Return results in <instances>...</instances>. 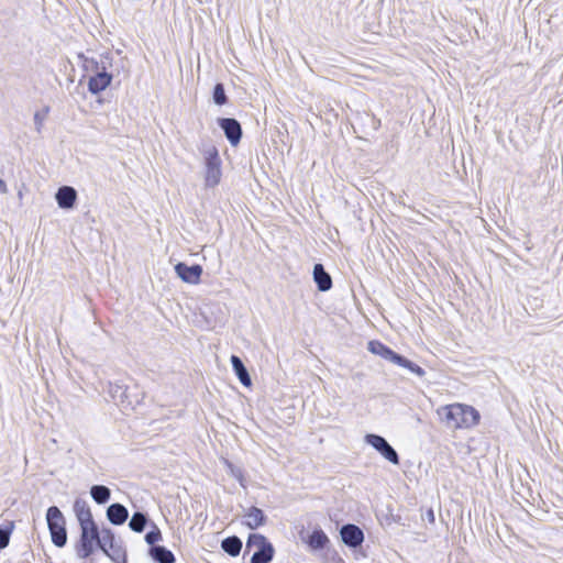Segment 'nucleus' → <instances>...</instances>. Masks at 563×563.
Masks as SVG:
<instances>
[{"mask_svg": "<svg viewBox=\"0 0 563 563\" xmlns=\"http://www.w3.org/2000/svg\"><path fill=\"white\" fill-rule=\"evenodd\" d=\"M437 415L449 429H471L476 427L481 419L474 407L461 402L441 406L437 409Z\"/></svg>", "mask_w": 563, "mask_h": 563, "instance_id": "1", "label": "nucleus"}, {"mask_svg": "<svg viewBox=\"0 0 563 563\" xmlns=\"http://www.w3.org/2000/svg\"><path fill=\"white\" fill-rule=\"evenodd\" d=\"M201 154L203 159V185L207 189H213L222 179V159L218 148L212 144L203 145Z\"/></svg>", "mask_w": 563, "mask_h": 563, "instance_id": "2", "label": "nucleus"}, {"mask_svg": "<svg viewBox=\"0 0 563 563\" xmlns=\"http://www.w3.org/2000/svg\"><path fill=\"white\" fill-rule=\"evenodd\" d=\"M46 521L53 543L58 548L64 547L67 542V532L64 515L58 507L52 506L47 509Z\"/></svg>", "mask_w": 563, "mask_h": 563, "instance_id": "3", "label": "nucleus"}, {"mask_svg": "<svg viewBox=\"0 0 563 563\" xmlns=\"http://www.w3.org/2000/svg\"><path fill=\"white\" fill-rule=\"evenodd\" d=\"M99 530L95 523L80 526V539L77 545V555L80 559H86L96 549L98 541Z\"/></svg>", "mask_w": 563, "mask_h": 563, "instance_id": "4", "label": "nucleus"}, {"mask_svg": "<svg viewBox=\"0 0 563 563\" xmlns=\"http://www.w3.org/2000/svg\"><path fill=\"white\" fill-rule=\"evenodd\" d=\"M365 442L372 445L380 455L394 465L399 464V456L395 449L380 435L366 434Z\"/></svg>", "mask_w": 563, "mask_h": 563, "instance_id": "5", "label": "nucleus"}, {"mask_svg": "<svg viewBox=\"0 0 563 563\" xmlns=\"http://www.w3.org/2000/svg\"><path fill=\"white\" fill-rule=\"evenodd\" d=\"M175 272L184 283L197 285L200 282L202 267L200 265L188 266L185 263H178L175 266Z\"/></svg>", "mask_w": 563, "mask_h": 563, "instance_id": "6", "label": "nucleus"}, {"mask_svg": "<svg viewBox=\"0 0 563 563\" xmlns=\"http://www.w3.org/2000/svg\"><path fill=\"white\" fill-rule=\"evenodd\" d=\"M219 126L223 130L231 145L239 144L242 136V129L235 119L223 118L218 120Z\"/></svg>", "mask_w": 563, "mask_h": 563, "instance_id": "7", "label": "nucleus"}, {"mask_svg": "<svg viewBox=\"0 0 563 563\" xmlns=\"http://www.w3.org/2000/svg\"><path fill=\"white\" fill-rule=\"evenodd\" d=\"M340 533L343 542L352 548L361 545L364 540L363 531L355 525L343 526Z\"/></svg>", "mask_w": 563, "mask_h": 563, "instance_id": "8", "label": "nucleus"}, {"mask_svg": "<svg viewBox=\"0 0 563 563\" xmlns=\"http://www.w3.org/2000/svg\"><path fill=\"white\" fill-rule=\"evenodd\" d=\"M111 80L112 76L106 71V67L103 66L95 76L90 77L88 89L91 93H99L111 84Z\"/></svg>", "mask_w": 563, "mask_h": 563, "instance_id": "9", "label": "nucleus"}, {"mask_svg": "<svg viewBox=\"0 0 563 563\" xmlns=\"http://www.w3.org/2000/svg\"><path fill=\"white\" fill-rule=\"evenodd\" d=\"M55 198L59 208L70 209L75 205L77 192L70 186H63L57 190Z\"/></svg>", "mask_w": 563, "mask_h": 563, "instance_id": "10", "label": "nucleus"}, {"mask_svg": "<svg viewBox=\"0 0 563 563\" xmlns=\"http://www.w3.org/2000/svg\"><path fill=\"white\" fill-rule=\"evenodd\" d=\"M74 512L79 526L95 523L88 503L84 499H76L74 503Z\"/></svg>", "mask_w": 563, "mask_h": 563, "instance_id": "11", "label": "nucleus"}, {"mask_svg": "<svg viewBox=\"0 0 563 563\" xmlns=\"http://www.w3.org/2000/svg\"><path fill=\"white\" fill-rule=\"evenodd\" d=\"M108 393L111 396V398L118 402L124 410L132 409L131 401L126 400V388L119 385V384H112L109 383L108 386Z\"/></svg>", "mask_w": 563, "mask_h": 563, "instance_id": "12", "label": "nucleus"}, {"mask_svg": "<svg viewBox=\"0 0 563 563\" xmlns=\"http://www.w3.org/2000/svg\"><path fill=\"white\" fill-rule=\"evenodd\" d=\"M266 521L264 512L257 507H250L244 514V523L250 529H256Z\"/></svg>", "mask_w": 563, "mask_h": 563, "instance_id": "13", "label": "nucleus"}, {"mask_svg": "<svg viewBox=\"0 0 563 563\" xmlns=\"http://www.w3.org/2000/svg\"><path fill=\"white\" fill-rule=\"evenodd\" d=\"M129 516L128 509L121 504H112L107 509V518L113 525H122Z\"/></svg>", "mask_w": 563, "mask_h": 563, "instance_id": "14", "label": "nucleus"}, {"mask_svg": "<svg viewBox=\"0 0 563 563\" xmlns=\"http://www.w3.org/2000/svg\"><path fill=\"white\" fill-rule=\"evenodd\" d=\"M313 279L318 285V289L321 291H327L332 287V279L321 264L314 265Z\"/></svg>", "mask_w": 563, "mask_h": 563, "instance_id": "15", "label": "nucleus"}, {"mask_svg": "<svg viewBox=\"0 0 563 563\" xmlns=\"http://www.w3.org/2000/svg\"><path fill=\"white\" fill-rule=\"evenodd\" d=\"M367 350L371 353L378 355L393 363L397 356V353H395L393 350H390L388 346H386L379 341H369L367 344Z\"/></svg>", "mask_w": 563, "mask_h": 563, "instance_id": "16", "label": "nucleus"}, {"mask_svg": "<svg viewBox=\"0 0 563 563\" xmlns=\"http://www.w3.org/2000/svg\"><path fill=\"white\" fill-rule=\"evenodd\" d=\"M305 542L311 550H321L329 543V538L321 529H316Z\"/></svg>", "mask_w": 563, "mask_h": 563, "instance_id": "17", "label": "nucleus"}, {"mask_svg": "<svg viewBox=\"0 0 563 563\" xmlns=\"http://www.w3.org/2000/svg\"><path fill=\"white\" fill-rule=\"evenodd\" d=\"M231 363H232V367H233L238 378L240 379L241 384L244 386H250L251 377H250L247 369L245 368L243 362L241 361V358L236 355H232Z\"/></svg>", "mask_w": 563, "mask_h": 563, "instance_id": "18", "label": "nucleus"}, {"mask_svg": "<svg viewBox=\"0 0 563 563\" xmlns=\"http://www.w3.org/2000/svg\"><path fill=\"white\" fill-rule=\"evenodd\" d=\"M114 536L110 529H102L99 531L97 545L107 555H109V549L113 547Z\"/></svg>", "mask_w": 563, "mask_h": 563, "instance_id": "19", "label": "nucleus"}, {"mask_svg": "<svg viewBox=\"0 0 563 563\" xmlns=\"http://www.w3.org/2000/svg\"><path fill=\"white\" fill-rule=\"evenodd\" d=\"M271 545L272 543H269L264 536L260 533H252L247 539L246 550L254 552Z\"/></svg>", "mask_w": 563, "mask_h": 563, "instance_id": "20", "label": "nucleus"}, {"mask_svg": "<svg viewBox=\"0 0 563 563\" xmlns=\"http://www.w3.org/2000/svg\"><path fill=\"white\" fill-rule=\"evenodd\" d=\"M90 495L97 504H106L110 499L111 492L107 486L95 485L90 489Z\"/></svg>", "mask_w": 563, "mask_h": 563, "instance_id": "21", "label": "nucleus"}, {"mask_svg": "<svg viewBox=\"0 0 563 563\" xmlns=\"http://www.w3.org/2000/svg\"><path fill=\"white\" fill-rule=\"evenodd\" d=\"M222 549L230 555H238L242 549V541L238 537H229L222 541Z\"/></svg>", "mask_w": 563, "mask_h": 563, "instance_id": "22", "label": "nucleus"}, {"mask_svg": "<svg viewBox=\"0 0 563 563\" xmlns=\"http://www.w3.org/2000/svg\"><path fill=\"white\" fill-rule=\"evenodd\" d=\"M274 548L273 545L254 551L251 563H269L273 560Z\"/></svg>", "mask_w": 563, "mask_h": 563, "instance_id": "23", "label": "nucleus"}, {"mask_svg": "<svg viewBox=\"0 0 563 563\" xmlns=\"http://www.w3.org/2000/svg\"><path fill=\"white\" fill-rule=\"evenodd\" d=\"M151 552L153 558L159 563H174L175 561L173 553L164 547H154Z\"/></svg>", "mask_w": 563, "mask_h": 563, "instance_id": "24", "label": "nucleus"}, {"mask_svg": "<svg viewBox=\"0 0 563 563\" xmlns=\"http://www.w3.org/2000/svg\"><path fill=\"white\" fill-rule=\"evenodd\" d=\"M146 525V517L142 512H135L130 522V528L135 532H142Z\"/></svg>", "mask_w": 563, "mask_h": 563, "instance_id": "25", "label": "nucleus"}, {"mask_svg": "<svg viewBox=\"0 0 563 563\" xmlns=\"http://www.w3.org/2000/svg\"><path fill=\"white\" fill-rule=\"evenodd\" d=\"M224 465L227 466L229 474L238 479L241 486L245 487L242 470L233 465L229 460H224Z\"/></svg>", "mask_w": 563, "mask_h": 563, "instance_id": "26", "label": "nucleus"}, {"mask_svg": "<svg viewBox=\"0 0 563 563\" xmlns=\"http://www.w3.org/2000/svg\"><path fill=\"white\" fill-rule=\"evenodd\" d=\"M213 101L219 106H222L227 102V95L222 84H217L214 86Z\"/></svg>", "mask_w": 563, "mask_h": 563, "instance_id": "27", "label": "nucleus"}, {"mask_svg": "<svg viewBox=\"0 0 563 563\" xmlns=\"http://www.w3.org/2000/svg\"><path fill=\"white\" fill-rule=\"evenodd\" d=\"M46 114H47V110L45 111H37L35 112L34 114V124H35V129L37 132L41 131L43 124H44V121L46 119Z\"/></svg>", "mask_w": 563, "mask_h": 563, "instance_id": "28", "label": "nucleus"}, {"mask_svg": "<svg viewBox=\"0 0 563 563\" xmlns=\"http://www.w3.org/2000/svg\"><path fill=\"white\" fill-rule=\"evenodd\" d=\"M162 539L161 531L155 527L154 530L150 531L145 536V540L148 544H155Z\"/></svg>", "mask_w": 563, "mask_h": 563, "instance_id": "29", "label": "nucleus"}, {"mask_svg": "<svg viewBox=\"0 0 563 563\" xmlns=\"http://www.w3.org/2000/svg\"><path fill=\"white\" fill-rule=\"evenodd\" d=\"M394 363L399 365V366H401V367L408 368L410 372L412 371L413 366L416 365L415 363H412L411 361L402 357L399 354H397Z\"/></svg>", "mask_w": 563, "mask_h": 563, "instance_id": "30", "label": "nucleus"}, {"mask_svg": "<svg viewBox=\"0 0 563 563\" xmlns=\"http://www.w3.org/2000/svg\"><path fill=\"white\" fill-rule=\"evenodd\" d=\"M10 541V531L0 529V549H4Z\"/></svg>", "mask_w": 563, "mask_h": 563, "instance_id": "31", "label": "nucleus"}, {"mask_svg": "<svg viewBox=\"0 0 563 563\" xmlns=\"http://www.w3.org/2000/svg\"><path fill=\"white\" fill-rule=\"evenodd\" d=\"M411 372L413 374H416L417 376H420V377L426 375V371L422 367H420L419 365H417V364L413 366Z\"/></svg>", "mask_w": 563, "mask_h": 563, "instance_id": "32", "label": "nucleus"}, {"mask_svg": "<svg viewBox=\"0 0 563 563\" xmlns=\"http://www.w3.org/2000/svg\"><path fill=\"white\" fill-rule=\"evenodd\" d=\"M8 192V186L7 184L4 183V180H2L0 178V194H7Z\"/></svg>", "mask_w": 563, "mask_h": 563, "instance_id": "33", "label": "nucleus"}, {"mask_svg": "<svg viewBox=\"0 0 563 563\" xmlns=\"http://www.w3.org/2000/svg\"><path fill=\"white\" fill-rule=\"evenodd\" d=\"M428 518H433V512L430 511V515H428Z\"/></svg>", "mask_w": 563, "mask_h": 563, "instance_id": "34", "label": "nucleus"}, {"mask_svg": "<svg viewBox=\"0 0 563 563\" xmlns=\"http://www.w3.org/2000/svg\"><path fill=\"white\" fill-rule=\"evenodd\" d=\"M428 518H433V512L430 511V515H428Z\"/></svg>", "mask_w": 563, "mask_h": 563, "instance_id": "35", "label": "nucleus"}]
</instances>
